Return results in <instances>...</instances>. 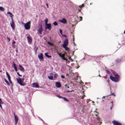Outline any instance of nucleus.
<instances>
[{"mask_svg":"<svg viewBox=\"0 0 125 125\" xmlns=\"http://www.w3.org/2000/svg\"><path fill=\"white\" fill-rule=\"evenodd\" d=\"M16 80L18 83L21 85V86L24 85V83H23L22 80L20 77H19L18 78H17Z\"/></svg>","mask_w":125,"mask_h":125,"instance_id":"nucleus-2","label":"nucleus"},{"mask_svg":"<svg viewBox=\"0 0 125 125\" xmlns=\"http://www.w3.org/2000/svg\"><path fill=\"white\" fill-rule=\"evenodd\" d=\"M111 103H112V106H113V101H112L111 102Z\"/></svg>","mask_w":125,"mask_h":125,"instance_id":"nucleus-50","label":"nucleus"},{"mask_svg":"<svg viewBox=\"0 0 125 125\" xmlns=\"http://www.w3.org/2000/svg\"><path fill=\"white\" fill-rule=\"evenodd\" d=\"M113 81H114L115 82H118L119 80H118V79H116L115 77L114 79L113 80Z\"/></svg>","mask_w":125,"mask_h":125,"instance_id":"nucleus-25","label":"nucleus"},{"mask_svg":"<svg viewBox=\"0 0 125 125\" xmlns=\"http://www.w3.org/2000/svg\"><path fill=\"white\" fill-rule=\"evenodd\" d=\"M5 10L4 8L0 6V10L1 11H3Z\"/></svg>","mask_w":125,"mask_h":125,"instance_id":"nucleus-23","label":"nucleus"},{"mask_svg":"<svg viewBox=\"0 0 125 125\" xmlns=\"http://www.w3.org/2000/svg\"><path fill=\"white\" fill-rule=\"evenodd\" d=\"M73 41H74V36H73Z\"/></svg>","mask_w":125,"mask_h":125,"instance_id":"nucleus-53","label":"nucleus"},{"mask_svg":"<svg viewBox=\"0 0 125 125\" xmlns=\"http://www.w3.org/2000/svg\"><path fill=\"white\" fill-rule=\"evenodd\" d=\"M62 99L66 101L69 102L68 100V99H66L65 97H62Z\"/></svg>","mask_w":125,"mask_h":125,"instance_id":"nucleus-30","label":"nucleus"},{"mask_svg":"<svg viewBox=\"0 0 125 125\" xmlns=\"http://www.w3.org/2000/svg\"><path fill=\"white\" fill-rule=\"evenodd\" d=\"M53 24L54 26H57L58 25V23L56 21H54L53 23Z\"/></svg>","mask_w":125,"mask_h":125,"instance_id":"nucleus-27","label":"nucleus"},{"mask_svg":"<svg viewBox=\"0 0 125 125\" xmlns=\"http://www.w3.org/2000/svg\"><path fill=\"white\" fill-rule=\"evenodd\" d=\"M82 7H83L84 6V5L83 4H82V5L81 6Z\"/></svg>","mask_w":125,"mask_h":125,"instance_id":"nucleus-51","label":"nucleus"},{"mask_svg":"<svg viewBox=\"0 0 125 125\" xmlns=\"http://www.w3.org/2000/svg\"><path fill=\"white\" fill-rule=\"evenodd\" d=\"M17 74L19 76H22V75H20L19 73L18 72L17 73Z\"/></svg>","mask_w":125,"mask_h":125,"instance_id":"nucleus-35","label":"nucleus"},{"mask_svg":"<svg viewBox=\"0 0 125 125\" xmlns=\"http://www.w3.org/2000/svg\"><path fill=\"white\" fill-rule=\"evenodd\" d=\"M56 96L57 97H58L59 98H62V97H62V96H60L59 95H56Z\"/></svg>","mask_w":125,"mask_h":125,"instance_id":"nucleus-33","label":"nucleus"},{"mask_svg":"<svg viewBox=\"0 0 125 125\" xmlns=\"http://www.w3.org/2000/svg\"><path fill=\"white\" fill-rule=\"evenodd\" d=\"M57 54L59 55L60 57L62 58L63 60L65 61H67V59L64 58L63 54H62L60 53H59V52H58Z\"/></svg>","mask_w":125,"mask_h":125,"instance_id":"nucleus-9","label":"nucleus"},{"mask_svg":"<svg viewBox=\"0 0 125 125\" xmlns=\"http://www.w3.org/2000/svg\"><path fill=\"white\" fill-rule=\"evenodd\" d=\"M63 36L64 37H66V36L65 35H63Z\"/></svg>","mask_w":125,"mask_h":125,"instance_id":"nucleus-56","label":"nucleus"},{"mask_svg":"<svg viewBox=\"0 0 125 125\" xmlns=\"http://www.w3.org/2000/svg\"><path fill=\"white\" fill-rule=\"evenodd\" d=\"M32 86L34 87L39 88V85L37 83H32Z\"/></svg>","mask_w":125,"mask_h":125,"instance_id":"nucleus-10","label":"nucleus"},{"mask_svg":"<svg viewBox=\"0 0 125 125\" xmlns=\"http://www.w3.org/2000/svg\"><path fill=\"white\" fill-rule=\"evenodd\" d=\"M24 27L25 29L26 30H29L31 27V21H29L27 22L26 23H24Z\"/></svg>","mask_w":125,"mask_h":125,"instance_id":"nucleus-1","label":"nucleus"},{"mask_svg":"<svg viewBox=\"0 0 125 125\" xmlns=\"http://www.w3.org/2000/svg\"><path fill=\"white\" fill-rule=\"evenodd\" d=\"M71 60L73 62V60H72V59H71Z\"/></svg>","mask_w":125,"mask_h":125,"instance_id":"nucleus-57","label":"nucleus"},{"mask_svg":"<svg viewBox=\"0 0 125 125\" xmlns=\"http://www.w3.org/2000/svg\"><path fill=\"white\" fill-rule=\"evenodd\" d=\"M19 69L21 71H22L24 70V68L21 65H19Z\"/></svg>","mask_w":125,"mask_h":125,"instance_id":"nucleus-19","label":"nucleus"},{"mask_svg":"<svg viewBox=\"0 0 125 125\" xmlns=\"http://www.w3.org/2000/svg\"><path fill=\"white\" fill-rule=\"evenodd\" d=\"M74 45H76L74 43Z\"/></svg>","mask_w":125,"mask_h":125,"instance_id":"nucleus-61","label":"nucleus"},{"mask_svg":"<svg viewBox=\"0 0 125 125\" xmlns=\"http://www.w3.org/2000/svg\"><path fill=\"white\" fill-rule=\"evenodd\" d=\"M63 47L65 48V50L66 51H69L70 50V49L69 48L67 47H66V46H65V47H64V46H63Z\"/></svg>","mask_w":125,"mask_h":125,"instance_id":"nucleus-22","label":"nucleus"},{"mask_svg":"<svg viewBox=\"0 0 125 125\" xmlns=\"http://www.w3.org/2000/svg\"><path fill=\"white\" fill-rule=\"evenodd\" d=\"M61 77L63 79H64L65 78V76L63 75H62L61 76Z\"/></svg>","mask_w":125,"mask_h":125,"instance_id":"nucleus-39","label":"nucleus"},{"mask_svg":"<svg viewBox=\"0 0 125 125\" xmlns=\"http://www.w3.org/2000/svg\"><path fill=\"white\" fill-rule=\"evenodd\" d=\"M46 5L47 6V8H48L49 7L47 3L46 4Z\"/></svg>","mask_w":125,"mask_h":125,"instance_id":"nucleus-46","label":"nucleus"},{"mask_svg":"<svg viewBox=\"0 0 125 125\" xmlns=\"http://www.w3.org/2000/svg\"><path fill=\"white\" fill-rule=\"evenodd\" d=\"M9 81L10 82V83H12V81H11V80H10V78L9 79H8Z\"/></svg>","mask_w":125,"mask_h":125,"instance_id":"nucleus-36","label":"nucleus"},{"mask_svg":"<svg viewBox=\"0 0 125 125\" xmlns=\"http://www.w3.org/2000/svg\"><path fill=\"white\" fill-rule=\"evenodd\" d=\"M48 22V20L47 18H46L45 20V24H47V22Z\"/></svg>","mask_w":125,"mask_h":125,"instance_id":"nucleus-31","label":"nucleus"},{"mask_svg":"<svg viewBox=\"0 0 125 125\" xmlns=\"http://www.w3.org/2000/svg\"><path fill=\"white\" fill-rule=\"evenodd\" d=\"M27 39L28 42L31 43L32 41V39L30 37L28 36L27 37Z\"/></svg>","mask_w":125,"mask_h":125,"instance_id":"nucleus-18","label":"nucleus"},{"mask_svg":"<svg viewBox=\"0 0 125 125\" xmlns=\"http://www.w3.org/2000/svg\"><path fill=\"white\" fill-rule=\"evenodd\" d=\"M2 100L0 98V103H2Z\"/></svg>","mask_w":125,"mask_h":125,"instance_id":"nucleus-49","label":"nucleus"},{"mask_svg":"<svg viewBox=\"0 0 125 125\" xmlns=\"http://www.w3.org/2000/svg\"><path fill=\"white\" fill-rule=\"evenodd\" d=\"M114 76L115 77V78L116 79H118V80H119V76L117 74H115L114 75Z\"/></svg>","mask_w":125,"mask_h":125,"instance_id":"nucleus-20","label":"nucleus"},{"mask_svg":"<svg viewBox=\"0 0 125 125\" xmlns=\"http://www.w3.org/2000/svg\"><path fill=\"white\" fill-rule=\"evenodd\" d=\"M115 78L114 77L111 76H110V79L112 80V81H113V80L114 79V78Z\"/></svg>","mask_w":125,"mask_h":125,"instance_id":"nucleus-28","label":"nucleus"},{"mask_svg":"<svg viewBox=\"0 0 125 125\" xmlns=\"http://www.w3.org/2000/svg\"><path fill=\"white\" fill-rule=\"evenodd\" d=\"M69 60H70L71 59V58L70 57H69Z\"/></svg>","mask_w":125,"mask_h":125,"instance_id":"nucleus-54","label":"nucleus"},{"mask_svg":"<svg viewBox=\"0 0 125 125\" xmlns=\"http://www.w3.org/2000/svg\"><path fill=\"white\" fill-rule=\"evenodd\" d=\"M58 76V75L57 74H55L54 75V77L55 78H56Z\"/></svg>","mask_w":125,"mask_h":125,"instance_id":"nucleus-32","label":"nucleus"},{"mask_svg":"<svg viewBox=\"0 0 125 125\" xmlns=\"http://www.w3.org/2000/svg\"><path fill=\"white\" fill-rule=\"evenodd\" d=\"M47 43L48 44H49L51 46H53V44L52 43H51L50 42H48Z\"/></svg>","mask_w":125,"mask_h":125,"instance_id":"nucleus-29","label":"nucleus"},{"mask_svg":"<svg viewBox=\"0 0 125 125\" xmlns=\"http://www.w3.org/2000/svg\"><path fill=\"white\" fill-rule=\"evenodd\" d=\"M16 52L17 53H18V50L17 49H16Z\"/></svg>","mask_w":125,"mask_h":125,"instance_id":"nucleus-45","label":"nucleus"},{"mask_svg":"<svg viewBox=\"0 0 125 125\" xmlns=\"http://www.w3.org/2000/svg\"><path fill=\"white\" fill-rule=\"evenodd\" d=\"M59 21L63 24H65L67 23L66 20L64 18H63L62 19L59 20Z\"/></svg>","mask_w":125,"mask_h":125,"instance_id":"nucleus-7","label":"nucleus"},{"mask_svg":"<svg viewBox=\"0 0 125 125\" xmlns=\"http://www.w3.org/2000/svg\"><path fill=\"white\" fill-rule=\"evenodd\" d=\"M51 29V23H47L45 24V29H48L50 30Z\"/></svg>","mask_w":125,"mask_h":125,"instance_id":"nucleus-3","label":"nucleus"},{"mask_svg":"<svg viewBox=\"0 0 125 125\" xmlns=\"http://www.w3.org/2000/svg\"><path fill=\"white\" fill-rule=\"evenodd\" d=\"M112 123L114 125H122L121 123L115 120L113 121Z\"/></svg>","mask_w":125,"mask_h":125,"instance_id":"nucleus-6","label":"nucleus"},{"mask_svg":"<svg viewBox=\"0 0 125 125\" xmlns=\"http://www.w3.org/2000/svg\"><path fill=\"white\" fill-rule=\"evenodd\" d=\"M81 19L80 20V21H81L82 20V17H80Z\"/></svg>","mask_w":125,"mask_h":125,"instance_id":"nucleus-43","label":"nucleus"},{"mask_svg":"<svg viewBox=\"0 0 125 125\" xmlns=\"http://www.w3.org/2000/svg\"><path fill=\"white\" fill-rule=\"evenodd\" d=\"M4 81L7 83L9 85H10V84L8 82L6 79H4Z\"/></svg>","mask_w":125,"mask_h":125,"instance_id":"nucleus-26","label":"nucleus"},{"mask_svg":"<svg viewBox=\"0 0 125 125\" xmlns=\"http://www.w3.org/2000/svg\"><path fill=\"white\" fill-rule=\"evenodd\" d=\"M11 21L10 22V24L11 25V27L12 28L13 30H14L15 29V24L13 20V19H11Z\"/></svg>","mask_w":125,"mask_h":125,"instance_id":"nucleus-4","label":"nucleus"},{"mask_svg":"<svg viewBox=\"0 0 125 125\" xmlns=\"http://www.w3.org/2000/svg\"><path fill=\"white\" fill-rule=\"evenodd\" d=\"M2 103H0V107L1 108V109H2V106L1 105V104Z\"/></svg>","mask_w":125,"mask_h":125,"instance_id":"nucleus-38","label":"nucleus"},{"mask_svg":"<svg viewBox=\"0 0 125 125\" xmlns=\"http://www.w3.org/2000/svg\"><path fill=\"white\" fill-rule=\"evenodd\" d=\"M7 13L10 15V16L11 17V19H13V15L10 12H7Z\"/></svg>","mask_w":125,"mask_h":125,"instance_id":"nucleus-17","label":"nucleus"},{"mask_svg":"<svg viewBox=\"0 0 125 125\" xmlns=\"http://www.w3.org/2000/svg\"><path fill=\"white\" fill-rule=\"evenodd\" d=\"M56 86L57 87H60L61 86V84L60 82H57L56 83Z\"/></svg>","mask_w":125,"mask_h":125,"instance_id":"nucleus-14","label":"nucleus"},{"mask_svg":"<svg viewBox=\"0 0 125 125\" xmlns=\"http://www.w3.org/2000/svg\"><path fill=\"white\" fill-rule=\"evenodd\" d=\"M38 57L39 59L40 60H43V55L41 53L40 54H39L38 55Z\"/></svg>","mask_w":125,"mask_h":125,"instance_id":"nucleus-12","label":"nucleus"},{"mask_svg":"<svg viewBox=\"0 0 125 125\" xmlns=\"http://www.w3.org/2000/svg\"><path fill=\"white\" fill-rule=\"evenodd\" d=\"M106 71L107 73H108L109 74L110 73V72H109V71L108 70H106Z\"/></svg>","mask_w":125,"mask_h":125,"instance_id":"nucleus-37","label":"nucleus"},{"mask_svg":"<svg viewBox=\"0 0 125 125\" xmlns=\"http://www.w3.org/2000/svg\"><path fill=\"white\" fill-rule=\"evenodd\" d=\"M66 75H67V76H69V75H68V74H67Z\"/></svg>","mask_w":125,"mask_h":125,"instance_id":"nucleus-58","label":"nucleus"},{"mask_svg":"<svg viewBox=\"0 0 125 125\" xmlns=\"http://www.w3.org/2000/svg\"><path fill=\"white\" fill-rule=\"evenodd\" d=\"M12 67H14V69L15 70V71H17V68L16 66V64L15 63H13L12 64Z\"/></svg>","mask_w":125,"mask_h":125,"instance_id":"nucleus-16","label":"nucleus"},{"mask_svg":"<svg viewBox=\"0 0 125 125\" xmlns=\"http://www.w3.org/2000/svg\"><path fill=\"white\" fill-rule=\"evenodd\" d=\"M21 79L22 80V82H23V81L24 80V78H23Z\"/></svg>","mask_w":125,"mask_h":125,"instance_id":"nucleus-48","label":"nucleus"},{"mask_svg":"<svg viewBox=\"0 0 125 125\" xmlns=\"http://www.w3.org/2000/svg\"><path fill=\"white\" fill-rule=\"evenodd\" d=\"M118 61V60L117 59V60H116V62H117Z\"/></svg>","mask_w":125,"mask_h":125,"instance_id":"nucleus-59","label":"nucleus"},{"mask_svg":"<svg viewBox=\"0 0 125 125\" xmlns=\"http://www.w3.org/2000/svg\"><path fill=\"white\" fill-rule=\"evenodd\" d=\"M12 47H13V48H15V45H13V44H12Z\"/></svg>","mask_w":125,"mask_h":125,"instance_id":"nucleus-47","label":"nucleus"},{"mask_svg":"<svg viewBox=\"0 0 125 125\" xmlns=\"http://www.w3.org/2000/svg\"><path fill=\"white\" fill-rule=\"evenodd\" d=\"M99 76L100 77H101V76L100 75H99Z\"/></svg>","mask_w":125,"mask_h":125,"instance_id":"nucleus-62","label":"nucleus"},{"mask_svg":"<svg viewBox=\"0 0 125 125\" xmlns=\"http://www.w3.org/2000/svg\"><path fill=\"white\" fill-rule=\"evenodd\" d=\"M78 67H77V68H77H77H78Z\"/></svg>","mask_w":125,"mask_h":125,"instance_id":"nucleus-63","label":"nucleus"},{"mask_svg":"<svg viewBox=\"0 0 125 125\" xmlns=\"http://www.w3.org/2000/svg\"><path fill=\"white\" fill-rule=\"evenodd\" d=\"M16 43L14 41H13L12 43V44H15Z\"/></svg>","mask_w":125,"mask_h":125,"instance_id":"nucleus-41","label":"nucleus"},{"mask_svg":"<svg viewBox=\"0 0 125 125\" xmlns=\"http://www.w3.org/2000/svg\"><path fill=\"white\" fill-rule=\"evenodd\" d=\"M96 115V116H97V114H96V115Z\"/></svg>","mask_w":125,"mask_h":125,"instance_id":"nucleus-64","label":"nucleus"},{"mask_svg":"<svg viewBox=\"0 0 125 125\" xmlns=\"http://www.w3.org/2000/svg\"><path fill=\"white\" fill-rule=\"evenodd\" d=\"M112 107H111L110 108V109H111L112 110Z\"/></svg>","mask_w":125,"mask_h":125,"instance_id":"nucleus-55","label":"nucleus"},{"mask_svg":"<svg viewBox=\"0 0 125 125\" xmlns=\"http://www.w3.org/2000/svg\"><path fill=\"white\" fill-rule=\"evenodd\" d=\"M96 119L98 121V123L99 125L100 124L102 123V122L100 121H101V118L97 116L96 118Z\"/></svg>","mask_w":125,"mask_h":125,"instance_id":"nucleus-13","label":"nucleus"},{"mask_svg":"<svg viewBox=\"0 0 125 125\" xmlns=\"http://www.w3.org/2000/svg\"><path fill=\"white\" fill-rule=\"evenodd\" d=\"M68 41L67 39H66L64 41L62 45V46H67L68 44Z\"/></svg>","mask_w":125,"mask_h":125,"instance_id":"nucleus-5","label":"nucleus"},{"mask_svg":"<svg viewBox=\"0 0 125 125\" xmlns=\"http://www.w3.org/2000/svg\"><path fill=\"white\" fill-rule=\"evenodd\" d=\"M59 31H60V33H61V34L62 35V30L61 29H59Z\"/></svg>","mask_w":125,"mask_h":125,"instance_id":"nucleus-34","label":"nucleus"},{"mask_svg":"<svg viewBox=\"0 0 125 125\" xmlns=\"http://www.w3.org/2000/svg\"><path fill=\"white\" fill-rule=\"evenodd\" d=\"M105 97V96H103V97H102V98H104Z\"/></svg>","mask_w":125,"mask_h":125,"instance_id":"nucleus-52","label":"nucleus"},{"mask_svg":"<svg viewBox=\"0 0 125 125\" xmlns=\"http://www.w3.org/2000/svg\"><path fill=\"white\" fill-rule=\"evenodd\" d=\"M14 120L15 121V124L16 125L17 123L19 118L18 116L17 115H16L15 114H14Z\"/></svg>","mask_w":125,"mask_h":125,"instance_id":"nucleus-8","label":"nucleus"},{"mask_svg":"<svg viewBox=\"0 0 125 125\" xmlns=\"http://www.w3.org/2000/svg\"><path fill=\"white\" fill-rule=\"evenodd\" d=\"M65 86L67 88H69V86H67L66 84L65 85Z\"/></svg>","mask_w":125,"mask_h":125,"instance_id":"nucleus-40","label":"nucleus"},{"mask_svg":"<svg viewBox=\"0 0 125 125\" xmlns=\"http://www.w3.org/2000/svg\"><path fill=\"white\" fill-rule=\"evenodd\" d=\"M45 55L48 58H51L52 56H49L48 55L47 53H45Z\"/></svg>","mask_w":125,"mask_h":125,"instance_id":"nucleus-21","label":"nucleus"},{"mask_svg":"<svg viewBox=\"0 0 125 125\" xmlns=\"http://www.w3.org/2000/svg\"><path fill=\"white\" fill-rule=\"evenodd\" d=\"M7 39L9 41V42L10 40V38H7Z\"/></svg>","mask_w":125,"mask_h":125,"instance_id":"nucleus-44","label":"nucleus"},{"mask_svg":"<svg viewBox=\"0 0 125 125\" xmlns=\"http://www.w3.org/2000/svg\"><path fill=\"white\" fill-rule=\"evenodd\" d=\"M42 26L41 25L40 27L38 29V31L41 34H42Z\"/></svg>","mask_w":125,"mask_h":125,"instance_id":"nucleus-15","label":"nucleus"},{"mask_svg":"<svg viewBox=\"0 0 125 125\" xmlns=\"http://www.w3.org/2000/svg\"><path fill=\"white\" fill-rule=\"evenodd\" d=\"M70 91V92H72V91ZM70 92L69 91H68V92Z\"/></svg>","mask_w":125,"mask_h":125,"instance_id":"nucleus-60","label":"nucleus"},{"mask_svg":"<svg viewBox=\"0 0 125 125\" xmlns=\"http://www.w3.org/2000/svg\"><path fill=\"white\" fill-rule=\"evenodd\" d=\"M6 74L7 76L8 77V79L10 78V75L7 72H6Z\"/></svg>","mask_w":125,"mask_h":125,"instance_id":"nucleus-24","label":"nucleus"},{"mask_svg":"<svg viewBox=\"0 0 125 125\" xmlns=\"http://www.w3.org/2000/svg\"><path fill=\"white\" fill-rule=\"evenodd\" d=\"M53 74L52 73H51L50 74L49 76H48V77L50 80H52L53 78Z\"/></svg>","mask_w":125,"mask_h":125,"instance_id":"nucleus-11","label":"nucleus"},{"mask_svg":"<svg viewBox=\"0 0 125 125\" xmlns=\"http://www.w3.org/2000/svg\"><path fill=\"white\" fill-rule=\"evenodd\" d=\"M111 95H113L114 96H115V95L114 94V93H113L112 94H111Z\"/></svg>","mask_w":125,"mask_h":125,"instance_id":"nucleus-42","label":"nucleus"}]
</instances>
